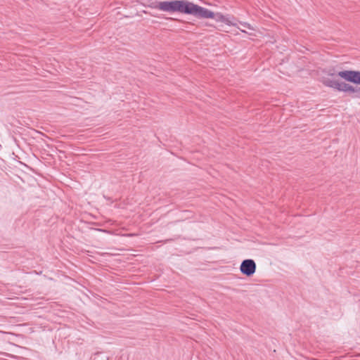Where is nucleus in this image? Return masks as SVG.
Masks as SVG:
<instances>
[{
    "instance_id": "f257e3e1",
    "label": "nucleus",
    "mask_w": 360,
    "mask_h": 360,
    "mask_svg": "<svg viewBox=\"0 0 360 360\" xmlns=\"http://www.w3.org/2000/svg\"><path fill=\"white\" fill-rule=\"evenodd\" d=\"M154 8L168 13L179 12L186 15L202 17L208 15L207 11L204 10L202 6L187 0L159 1Z\"/></svg>"
},
{
    "instance_id": "f03ea898",
    "label": "nucleus",
    "mask_w": 360,
    "mask_h": 360,
    "mask_svg": "<svg viewBox=\"0 0 360 360\" xmlns=\"http://www.w3.org/2000/svg\"><path fill=\"white\" fill-rule=\"evenodd\" d=\"M337 75L347 82L360 85V71L342 70L338 72Z\"/></svg>"
},
{
    "instance_id": "7ed1b4c3",
    "label": "nucleus",
    "mask_w": 360,
    "mask_h": 360,
    "mask_svg": "<svg viewBox=\"0 0 360 360\" xmlns=\"http://www.w3.org/2000/svg\"><path fill=\"white\" fill-rule=\"evenodd\" d=\"M256 267V263L253 259H246L241 262L240 271L243 275L249 277L255 273Z\"/></svg>"
},
{
    "instance_id": "20e7f679",
    "label": "nucleus",
    "mask_w": 360,
    "mask_h": 360,
    "mask_svg": "<svg viewBox=\"0 0 360 360\" xmlns=\"http://www.w3.org/2000/svg\"><path fill=\"white\" fill-rule=\"evenodd\" d=\"M323 84L328 87L345 92L347 83L339 82L330 78H326L323 80Z\"/></svg>"
},
{
    "instance_id": "39448f33",
    "label": "nucleus",
    "mask_w": 360,
    "mask_h": 360,
    "mask_svg": "<svg viewBox=\"0 0 360 360\" xmlns=\"http://www.w3.org/2000/svg\"><path fill=\"white\" fill-rule=\"evenodd\" d=\"M202 8L204 10H206L207 11L208 14L209 13H210V14L208 15L207 16L206 15L204 17L195 16L196 18H200V19H215L217 22H224L226 24L230 23L227 19V17L224 15L223 14H221L220 13H214L213 11H212L206 8H204V7H202Z\"/></svg>"
},
{
    "instance_id": "423d86ee",
    "label": "nucleus",
    "mask_w": 360,
    "mask_h": 360,
    "mask_svg": "<svg viewBox=\"0 0 360 360\" xmlns=\"http://www.w3.org/2000/svg\"><path fill=\"white\" fill-rule=\"evenodd\" d=\"M345 92L350 94L352 97L354 98H360L359 86H354L349 84H347Z\"/></svg>"
},
{
    "instance_id": "0eeeda50",
    "label": "nucleus",
    "mask_w": 360,
    "mask_h": 360,
    "mask_svg": "<svg viewBox=\"0 0 360 360\" xmlns=\"http://www.w3.org/2000/svg\"><path fill=\"white\" fill-rule=\"evenodd\" d=\"M91 360H108L109 358L103 352H96L91 358Z\"/></svg>"
},
{
    "instance_id": "6e6552de",
    "label": "nucleus",
    "mask_w": 360,
    "mask_h": 360,
    "mask_svg": "<svg viewBox=\"0 0 360 360\" xmlns=\"http://www.w3.org/2000/svg\"><path fill=\"white\" fill-rule=\"evenodd\" d=\"M240 24L245 27V28H248L250 30H254L253 27H252V25L250 24H249L248 22H240Z\"/></svg>"
},
{
    "instance_id": "1a4fd4ad",
    "label": "nucleus",
    "mask_w": 360,
    "mask_h": 360,
    "mask_svg": "<svg viewBox=\"0 0 360 360\" xmlns=\"http://www.w3.org/2000/svg\"><path fill=\"white\" fill-rule=\"evenodd\" d=\"M74 99H75V98H72V97H71L70 98H69L68 103H69V104H70V103H72V100H74Z\"/></svg>"
},
{
    "instance_id": "9d476101",
    "label": "nucleus",
    "mask_w": 360,
    "mask_h": 360,
    "mask_svg": "<svg viewBox=\"0 0 360 360\" xmlns=\"http://www.w3.org/2000/svg\"><path fill=\"white\" fill-rule=\"evenodd\" d=\"M71 281L72 282H75V280L74 279H70L69 278V281Z\"/></svg>"
},
{
    "instance_id": "9b49d317",
    "label": "nucleus",
    "mask_w": 360,
    "mask_h": 360,
    "mask_svg": "<svg viewBox=\"0 0 360 360\" xmlns=\"http://www.w3.org/2000/svg\"><path fill=\"white\" fill-rule=\"evenodd\" d=\"M328 75H331V76L334 75V74H333V73H329Z\"/></svg>"
}]
</instances>
